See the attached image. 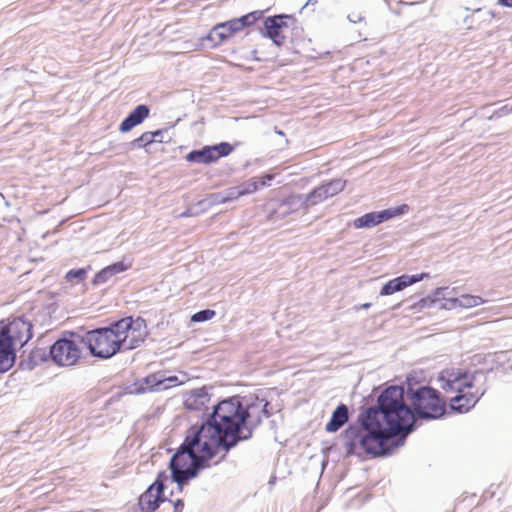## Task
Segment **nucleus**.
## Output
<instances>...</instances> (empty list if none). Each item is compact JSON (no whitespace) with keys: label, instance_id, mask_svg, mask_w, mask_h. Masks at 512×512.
I'll return each mask as SVG.
<instances>
[{"label":"nucleus","instance_id":"nucleus-12","mask_svg":"<svg viewBox=\"0 0 512 512\" xmlns=\"http://www.w3.org/2000/svg\"><path fill=\"white\" fill-rule=\"evenodd\" d=\"M0 333L8 338L12 348L23 346L32 336L31 324L22 318H15L7 325L0 323Z\"/></svg>","mask_w":512,"mask_h":512},{"label":"nucleus","instance_id":"nucleus-27","mask_svg":"<svg viewBox=\"0 0 512 512\" xmlns=\"http://www.w3.org/2000/svg\"><path fill=\"white\" fill-rule=\"evenodd\" d=\"M161 131L145 132L140 137L133 141V144L137 147H144L147 144L156 140V136H160Z\"/></svg>","mask_w":512,"mask_h":512},{"label":"nucleus","instance_id":"nucleus-13","mask_svg":"<svg viewBox=\"0 0 512 512\" xmlns=\"http://www.w3.org/2000/svg\"><path fill=\"white\" fill-rule=\"evenodd\" d=\"M408 205L403 204L398 207L388 208L379 212H370L365 215L356 218L353 221V225L357 229L361 228H372L378 224L387 221L393 217L403 215L408 212Z\"/></svg>","mask_w":512,"mask_h":512},{"label":"nucleus","instance_id":"nucleus-7","mask_svg":"<svg viewBox=\"0 0 512 512\" xmlns=\"http://www.w3.org/2000/svg\"><path fill=\"white\" fill-rule=\"evenodd\" d=\"M83 338L78 337L77 339L62 338L57 340L50 347V355L55 364L58 366H72L81 357L82 348L85 346Z\"/></svg>","mask_w":512,"mask_h":512},{"label":"nucleus","instance_id":"nucleus-19","mask_svg":"<svg viewBox=\"0 0 512 512\" xmlns=\"http://www.w3.org/2000/svg\"><path fill=\"white\" fill-rule=\"evenodd\" d=\"M15 353L8 338L0 333V373L8 371L14 363Z\"/></svg>","mask_w":512,"mask_h":512},{"label":"nucleus","instance_id":"nucleus-40","mask_svg":"<svg viewBox=\"0 0 512 512\" xmlns=\"http://www.w3.org/2000/svg\"><path fill=\"white\" fill-rule=\"evenodd\" d=\"M510 110L507 109V107H502L500 110H499V113L503 114V113H508Z\"/></svg>","mask_w":512,"mask_h":512},{"label":"nucleus","instance_id":"nucleus-20","mask_svg":"<svg viewBox=\"0 0 512 512\" xmlns=\"http://www.w3.org/2000/svg\"><path fill=\"white\" fill-rule=\"evenodd\" d=\"M130 267H131V263H126L125 261H119V262L113 263L112 265H109V266L103 268L101 271H99L96 274V276L93 280V283L95 285L104 284L111 277L128 270Z\"/></svg>","mask_w":512,"mask_h":512},{"label":"nucleus","instance_id":"nucleus-31","mask_svg":"<svg viewBox=\"0 0 512 512\" xmlns=\"http://www.w3.org/2000/svg\"><path fill=\"white\" fill-rule=\"evenodd\" d=\"M240 192H243V195L251 194L257 191L258 182L254 179H250L247 182H244L242 185L238 186Z\"/></svg>","mask_w":512,"mask_h":512},{"label":"nucleus","instance_id":"nucleus-18","mask_svg":"<svg viewBox=\"0 0 512 512\" xmlns=\"http://www.w3.org/2000/svg\"><path fill=\"white\" fill-rule=\"evenodd\" d=\"M149 115V108L146 105H138L129 115L121 122L119 130L128 132Z\"/></svg>","mask_w":512,"mask_h":512},{"label":"nucleus","instance_id":"nucleus-24","mask_svg":"<svg viewBox=\"0 0 512 512\" xmlns=\"http://www.w3.org/2000/svg\"><path fill=\"white\" fill-rule=\"evenodd\" d=\"M303 207H305V202L302 196H290L279 205L277 213L280 217H286Z\"/></svg>","mask_w":512,"mask_h":512},{"label":"nucleus","instance_id":"nucleus-43","mask_svg":"<svg viewBox=\"0 0 512 512\" xmlns=\"http://www.w3.org/2000/svg\"><path fill=\"white\" fill-rule=\"evenodd\" d=\"M489 15H490L491 17H494V12H493V11H490V12H489Z\"/></svg>","mask_w":512,"mask_h":512},{"label":"nucleus","instance_id":"nucleus-28","mask_svg":"<svg viewBox=\"0 0 512 512\" xmlns=\"http://www.w3.org/2000/svg\"><path fill=\"white\" fill-rule=\"evenodd\" d=\"M330 197L337 195L344 190L346 181L342 179H334L325 184Z\"/></svg>","mask_w":512,"mask_h":512},{"label":"nucleus","instance_id":"nucleus-37","mask_svg":"<svg viewBox=\"0 0 512 512\" xmlns=\"http://www.w3.org/2000/svg\"><path fill=\"white\" fill-rule=\"evenodd\" d=\"M445 290H446V288H444V287L437 288V289L435 290V296L439 297V296L443 295V292H444Z\"/></svg>","mask_w":512,"mask_h":512},{"label":"nucleus","instance_id":"nucleus-14","mask_svg":"<svg viewBox=\"0 0 512 512\" xmlns=\"http://www.w3.org/2000/svg\"><path fill=\"white\" fill-rule=\"evenodd\" d=\"M160 477L161 474L139 498V505L143 512H154L160 503L165 501L163 497L164 483L160 480Z\"/></svg>","mask_w":512,"mask_h":512},{"label":"nucleus","instance_id":"nucleus-23","mask_svg":"<svg viewBox=\"0 0 512 512\" xmlns=\"http://www.w3.org/2000/svg\"><path fill=\"white\" fill-rule=\"evenodd\" d=\"M241 30V24H239L235 18L216 25L212 30V34L218 36L219 40L222 42Z\"/></svg>","mask_w":512,"mask_h":512},{"label":"nucleus","instance_id":"nucleus-15","mask_svg":"<svg viewBox=\"0 0 512 512\" xmlns=\"http://www.w3.org/2000/svg\"><path fill=\"white\" fill-rule=\"evenodd\" d=\"M288 20L292 21L293 18L288 15H276L268 17L264 21L265 35H267L277 46H281L286 39L284 30L288 28Z\"/></svg>","mask_w":512,"mask_h":512},{"label":"nucleus","instance_id":"nucleus-22","mask_svg":"<svg viewBox=\"0 0 512 512\" xmlns=\"http://www.w3.org/2000/svg\"><path fill=\"white\" fill-rule=\"evenodd\" d=\"M349 418L348 408L344 404H340L332 413L330 421L326 424V431H338Z\"/></svg>","mask_w":512,"mask_h":512},{"label":"nucleus","instance_id":"nucleus-10","mask_svg":"<svg viewBox=\"0 0 512 512\" xmlns=\"http://www.w3.org/2000/svg\"><path fill=\"white\" fill-rule=\"evenodd\" d=\"M177 376H166L165 372H157L134 384L135 393H146L149 391H162L181 384Z\"/></svg>","mask_w":512,"mask_h":512},{"label":"nucleus","instance_id":"nucleus-36","mask_svg":"<svg viewBox=\"0 0 512 512\" xmlns=\"http://www.w3.org/2000/svg\"><path fill=\"white\" fill-rule=\"evenodd\" d=\"M498 3L504 7L512 8V0H498Z\"/></svg>","mask_w":512,"mask_h":512},{"label":"nucleus","instance_id":"nucleus-5","mask_svg":"<svg viewBox=\"0 0 512 512\" xmlns=\"http://www.w3.org/2000/svg\"><path fill=\"white\" fill-rule=\"evenodd\" d=\"M407 397L410 405L405 406L412 413L411 427L414 430L415 417L425 420L439 419L446 413V400L441 397L438 390L430 386L409 388Z\"/></svg>","mask_w":512,"mask_h":512},{"label":"nucleus","instance_id":"nucleus-33","mask_svg":"<svg viewBox=\"0 0 512 512\" xmlns=\"http://www.w3.org/2000/svg\"><path fill=\"white\" fill-rule=\"evenodd\" d=\"M348 20L351 23H360L364 21V16L360 12H351L347 16Z\"/></svg>","mask_w":512,"mask_h":512},{"label":"nucleus","instance_id":"nucleus-30","mask_svg":"<svg viewBox=\"0 0 512 512\" xmlns=\"http://www.w3.org/2000/svg\"><path fill=\"white\" fill-rule=\"evenodd\" d=\"M215 311L210 309L201 310L192 315V322H203L212 319L215 316Z\"/></svg>","mask_w":512,"mask_h":512},{"label":"nucleus","instance_id":"nucleus-41","mask_svg":"<svg viewBox=\"0 0 512 512\" xmlns=\"http://www.w3.org/2000/svg\"><path fill=\"white\" fill-rule=\"evenodd\" d=\"M370 305H371L370 303H364V304H362L360 307H361L362 309H368V308L370 307Z\"/></svg>","mask_w":512,"mask_h":512},{"label":"nucleus","instance_id":"nucleus-35","mask_svg":"<svg viewBox=\"0 0 512 512\" xmlns=\"http://www.w3.org/2000/svg\"><path fill=\"white\" fill-rule=\"evenodd\" d=\"M184 503L181 499L176 500L173 503V512H182Z\"/></svg>","mask_w":512,"mask_h":512},{"label":"nucleus","instance_id":"nucleus-2","mask_svg":"<svg viewBox=\"0 0 512 512\" xmlns=\"http://www.w3.org/2000/svg\"><path fill=\"white\" fill-rule=\"evenodd\" d=\"M242 401L238 397L219 402L213 406L205 422L193 426L217 453H227L239 442L247 440Z\"/></svg>","mask_w":512,"mask_h":512},{"label":"nucleus","instance_id":"nucleus-25","mask_svg":"<svg viewBox=\"0 0 512 512\" xmlns=\"http://www.w3.org/2000/svg\"><path fill=\"white\" fill-rule=\"evenodd\" d=\"M240 196H243V192H240L238 186H236L214 195V201L216 203H226L238 199Z\"/></svg>","mask_w":512,"mask_h":512},{"label":"nucleus","instance_id":"nucleus-38","mask_svg":"<svg viewBox=\"0 0 512 512\" xmlns=\"http://www.w3.org/2000/svg\"><path fill=\"white\" fill-rule=\"evenodd\" d=\"M271 179H272V175H269V174L265 175L263 177V180L261 181V185L265 186L266 185V180H271Z\"/></svg>","mask_w":512,"mask_h":512},{"label":"nucleus","instance_id":"nucleus-6","mask_svg":"<svg viewBox=\"0 0 512 512\" xmlns=\"http://www.w3.org/2000/svg\"><path fill=\"white\" fill-rule=\"evenodd\" d=\"M126 322H114L108 327L89 331L83 337L84 345L88 347L94 357L109 359L116 353L123 351L121 338Z\"/></svg>","mask_w":512,"mask_h":512},{"label":"nucleus","instance_id":"nucleus-42","mask_svg":"<svg viewBox=\"0 0 512 512\" xmlns=\"http://www.w3.org/2000/svg\"><path fill=\"white\" fill-rule=\"evenodd\" d=\"M189 215H190L189 211H185L180 216L181 217H186V216H189Z\"/></svg>","mask_w":512,"mask_h":512},{"label":"nucleus","instance_id":"nucleus-21","mask_svg":"<svg viewBox=\"0 0 512 512\" xmlns=\"http://www.w3.org/2000/svg\"><path fill=\"white\" fill-rule=\"evenodd\" d=\"M486 301L482 299L480 296L476 295H470V294H463L456 298H450L446 300V303L444 304L445 308L452 309V308H473L476 306H479Z\"/></svg>","mask_w":512,"mask_h":512},{"label":"nucleus","instance_id":"nucleus-17","mask_svg":"<svg viewBox=\"0 0 512 512\" xmlns=\"http://www.w3.org/2000/svg\"><path fill=\"white\" fill-rule=\"evenodd\" d=\"M211 397L205 387L190 391L184 400L185 407L189 410L206 411Z\"/></svg>","mask_w":512,"mask_h":512},{"label":"nucleus","instance_id":"nucleus-16","mask_svg":"<svg viewBox=\"0 0 512 512\" xmlns=\"http://www.w3.org/2000/svg\"><path fill=\"white\" fill-rule=\"evenodd\" d=\"M428 273H421L417 275H407L404 274L400 277L394 278L388 281L380 290V296L392 295L396 292L402 291L406 287L422 281L425 278H428Z\"/></svg>","mask_w":512,"mask_h":512},{"label":"nucleus","instance_id":"nucleus-3","mask_svg":"<svg viewBox=\"0 0 512 512\" xmlns=\"http://www.w3.org/2000/svg\"><path fill=\"white\" fill-rule=\"evenodd\" d=\"M217 452L191 427L178 451L170 460L173 481L182 486L197 476L200 469L209 466L208 462Z\"/></svg>","mask_w":512,"mask_h":512},{"label":"nucleus","instance_id":"nucleus-34","mask_svg":"<svg viewBox=\"0 0 512 512\" xmlns=\"http://www.w3.org/2000/svg\"><path fill=\"white\" fill-rule=\"evenodd\" d=\"M316 189L320 193V196L322 197L323 200H326L327 198L330 197L329 194H328V191H327V188H326L325 184L317 187Z\"/></svg>","mask_w":512,"mask_h":512},{"label":"nucleus","instance_id":"nucleus-8","mask_svg":"<svg viewBox=\"0 0 512 512\" xmlns=\"http://www.w3.org/2000/svg\"><path fill=\"white\" fill-rule=\"evenodd\" d=\"M268 406L269 403L265 399L258 397H249L242 401L247 440L252 437L253 430L261 424L263 418L270 416L267 410Z\"/></svg>","mask_w":512,"mask_h":512},{"label":"nucleus","instance_id":"nucleus-4","mask_svg":"<svg viewBox=\"0 0 512 512\" xmlns=\"http://www.w3.org/2000/svg\"><path fill=\"white\" fill-rule=\"evenodd\" d=\"M479 373L468 374L459 369H445L438 377L441 388L458 394L450 399V408L459 413L468 412L486 392L484 383L479 384Z\"/></svg>","mask_w":512,"mask_h":512},{"label":"nucleus","instance_id":"nucleus-32","mask_svg":"<svg viewBox=\"0 0 512 512\" xmlns=\"http://www.w3.org/2000/svg\"><path fill=\"white\" fill-rule=\"evenodd\" d=\"M304 202H305V207H308V206H311V205H316L322 201H324L322 199V197L320 196V193L318 192V190L315 188L313 189L307 196L305 199H303Z\"/></svg>","mask_w":512,"mask_h":512},{"label":"nucleus","instance_id":"nucleus-26","mask_svg":"<svg viewBox=\"0 0 512 512\" xmlns=\"http://www.w3.org/2000/svg\"><path fill=\"white\" fill-rule=\"evenodd\" d=\"M263 16V11L256 10L253 12H250L244 16H241L240 18H236L238 23L241 24V29H244L245 27L251 26L256 21H258Z\"/></svg>","mask_w":512,"mask_h":512},{"label":"nucleus","instance_id":"nucleus-11","mask_svg":"<svg viewBox=\"0 0 512 512\" xmlns=\"http://www.w3.org/2000/svg\"><path fill=\"white\" fill-rule=\"evenodd\" d=\"M233 151V147L227 142H221L217 145L205 146L199 150H193L186 155V160L192 163L210 164L216 162L221 157L228 156Z\"/></svg>","mask_w":512,"mask_h":512},{"label":"nucleus","instance_id":"nucleus-29","mask_svg":"<svg viewBox=\"0 0 512 512\" xmlns=\"http://www.w3.org/2000/svg\"><path fill=\"white\" fill-rule=\"evenodd\" d=\"M87 275V269L80 268V269H72L66 273V279L67 281L71 283H79L83 281L86 278Z\"/></svg>","mask_w":512,"mask_h":512},{"label":"nucleus","instance_id":"nucleus-39","mask_svg":"<svg viewBox=\"0 0 512 512\" xmlns=\"http://www.w3.org/2000/svg\"><path fill=\"white\" fill-rule=\"evenodd\" d=\"M274 131L276 134H278L280 136H284V132L282 130H279L277 127L274 128Z\"/></svg>","mask_w":512,"mask_h":512},{"label":"nucleus","instance_id":"nucleus-1","mask_svg":"<svg viewBox=\"0 0 512 512\" xmlns=\"http://www.w3.org/2000/svg\"><path fill=\"white\" fill-rule=\"evenodd\" d=\"M412 413L405 406L404 388L390 386L378 397L377 405L360 416L361 424L350 425L343 433L346 455L373 456L391 452L388 442L395 437L402 440L412 432Z\"/></svg>","mask_w":512,"mask_h":512},{"label":"nucleus","instance_id":"nucleus-9","mask_svg":"<svg viewBox=\"0 0 512 512\" xmlns=\"http://www.w3.org/2000/svg\"><path fill=\"white\" fill-rule=\"evenodd\" d=\"M118 322H126V329L123 330L121 338L123 351L133 350L139 347L148 335L146 322L142 318L133 319L132 317H124Z\"/></svg>","mask_w":512,"mask_h":512}]
</instances>
